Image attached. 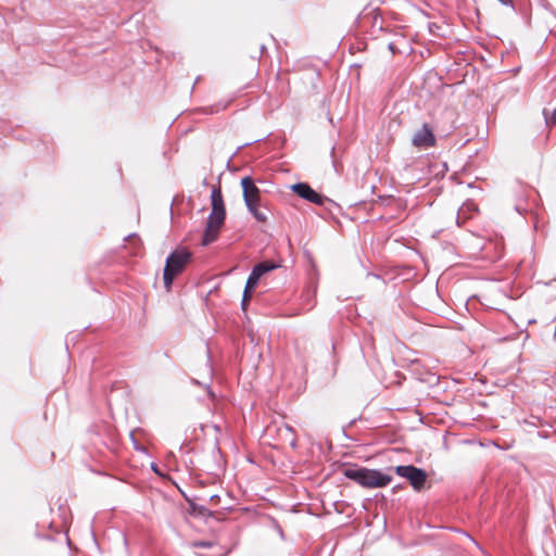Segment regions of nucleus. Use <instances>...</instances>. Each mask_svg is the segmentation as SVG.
I'll return each mask as SVG.
<instances>
[{"instance_id": "obj_1", "label": "nucleus", "mask_w": 556, "mask_h": 556, "mask_svg": "<svg viewBox=\"0 0 556 556\" xmlns=\"http://www.w3.org/2000/svg\"><path fill=\"white\" fill-rule=\"evenodd\" d=\"M212 212L207 217L202 245L214 242L224 225L226 211L220 188H213L211 192Z\"/></svg>"}, {"instance_id": "obj_2", "label": "nucleus", "mask_w": 556, "mask_h": 556, "mask_svg": "<svg viewBox=\"0 0 556 556\" xmlns=\"http://www.w3.org/2000/svg\"><path fill=\"white\" fill-rule=\"evenodd\" d=\"M344 476L364 488H383L392 481V477L380 470L363 467L346 468Z\"/></svg>"}, {"instance_id": "obj_3", "label": "nucleus", "mask_w": 556, "mask_h": 556, "mask_svg": "<svg viewBox=\"0 0 556 556\" xmlns=\"http://www.w3.org/2000/svg\"><path fill=\"white\" fill-rule=\"evenodd\" d=\"M191 254L189 251L181 249L174 251L167 258L165 263V268L163 273L164 286L168 291L172 287V283L175 277L180 274L187 263L189 262Z\"/></svg>"}, {"instance_id": "obj_4", "label": "nucleus", "mask_w": 556, "mask_h": 556, "mask_svg": "<svg viewBox=\"0 0 556 556\" xmlns=\"http://www.w3.org/2000/svg\"><path fill=\"white\" fill-rule=\"evenodd\" d=\"M395 472L409 481L410 485L419 491L424 488L427 481V473L424 469L417 468L413 465H401L395 467Z\"/></svg>"}, {"instance_id": "obj_5", "label": "nucleus", "mask_w": 556, "mask_h": 556, "mask_svg": "<svg viewBox=\"0 0 556 556\" xmlns=\"http://www.w3.org/2000/svg\"><path fill=\"white\" fill-rule=\"evenodd\" d=\"M437 139L432 127L425 123L417 129L412 137V144L420 150H426L435 146Z\"/></svg>"}, {"instance_id": "obj_6", "label": "nucleus", "mask_w": 556, "mask_h": 556, "mask_svg": "<svg viewBox=\"0 0 556 556\" xmlns=\"http://www.w3.org/2000/svg\"><path fill=\"white\" fill-rule=\"evenodd\" d=\"M241 187L243 193V200L248 208H251L253 204L261 203V191L256 187L254 180L250 176L241 178Z\"/></svg>"}, {"instance_id": "obj_7", "label": "nucleus", "mask_w": 556, "mask_h": 556, "mask_svg": "<svg viewBox=\"0 0 556 556\" xmlns=\"http://www.w3.org/2000/svg\"><path fill=\"white\" fill-rule=\"evenodd\" d=\"M292 190L302 199L307 200L317 205H324L327 198L316 192L305 182H299L292 186Z\"/></svg>"}, {"instance_id": "obj_8", "label": "nucleus", "mask_w": 556, "mask_h": 556, "mask_svg": "<svg viewBox=\"0 0 556 556\" xmlns=\"http://www.w3.org/2000/svg\"><path fill=\"white\" fill-rule=\"evenodd\" d=\"M477 210V205L471 202V201H468V202H465L458 210V213H457V224L460 225V219L464 220L466 218H468L469 216V213L471 212H475Z\"/></svg>"}, {"instance_id": "obj_9", "label": "nucleus", "mask_w": 556, "mask_h": 556, "mask_svg": "<svg viewBox=\"0 0 556 556\" xmlns=\"http://www.w3.org/2000/svg\"><path fill=\"white\" fill-rule=\"evenodd\" d=\"M277 265L271 262H262L255 265L252 271H254L261 278L263 275L275 269Z\"/></svg>"}, {"instance_id": "obj_10", "label": "nucleus", "mask_w": 556, "mask_h": 556, "mask_svg": "<svg viewBox=\"0 0 556 556\" xmlns=\"http://www.w3.org/2000/svg\"><path fill=\"white\" fill-rule=\"evenodd\" d=\"M260 204H253L251 208H248V211L254 216V218L257 222L265 223L267 220V215L260 210Z\"/></svg>"}, {"instance_id": "obj_11", "label": "nucleus", "mask_w": 556, "mask_h": 556, "mask_svg": "<svg viewBox=\"0 0 556 556\" xmlns=\"http://www.w3.org/2000/svg\"><path fill=\"white\" fill-rule=\"evenodd\" d=\"M260 279L261 278L254 271H251V274L248 277L245 288L248 290L254 289L257 286Z\"/></svg>"}, {"instance_id": "obj_12", "label": "nucleus", "mask_w": 556, "mask_h": 556, "mask_svg": "<svg viewBox=\"0 0 556 556\" xmlns=\"http://www.w3.org/2000/svg\"><path fill=\"white\" fill-rule=\"evenodd\" d=\"M543 114H544L545 122L547 125H556V110H553L551 112L547 110H544Z\"/></svg>"}, {"instance_id": "obj_13", "label": "nucleus", "mask_w": 556, "mask_h": 556, "mask_svg": "<svg viewBox=\"0 0 556 556\" xmlns=\"http://www.w3.org/2000/svg\"><path fill=\"white\" fill-rule=\"evenodd\" d=\"M250 299H251V290H248L245 288L244 291H243V296H242V307L243 308L245 307V305L248 304Z\"/></svg>"}, {"instance_id": "obj_14", "label": "nucleus", "mask_w": 556, "mask_h": 556, "mask_svg": "<svg viewBox=\"0 0 556 556\" xmlns=\"http://www.w3.org/2000/svg\"><path fill=\"white\" fill-rule=\"evenodd\" d=\"M193 546L194 547H211V546H213V543L208 542V541H198V542L193 543Z\"/></svg>"}, {"instance_id": "obj_15", "label": "nucleus", "mask_w": 556, "mask_h": 556, "mask_svg": "<svg viewBox=\"0 0 556 556\" xmlns=\"http://www.w3.org/2000/svg\"><path fill=\"white\" fill-rule=\"evenodd\" d=\"M503 4H510V0H498Z\"/></svg>"}, {"instance_id": "obj_16", "label": "nucleus", "mask_w": 556, "mask_h": 556, "mask_svg": "<svg viewBox=\"0 0 556 556\" xmlns=\"http://www.w3.org/2000/svg\"><path fill=\"white\" fill-rule=\"evenodd\" d=\"M152 469H153L156 473H159V471H157V469H156V466H155V465H152Z\"/></svg>"}]
</instances>
